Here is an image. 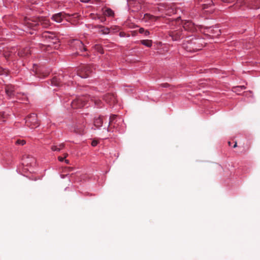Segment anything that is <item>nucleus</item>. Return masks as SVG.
I'll return each mask as SVG.
<instances>
[{
	"instance_id": "f257e3e1",
	"label": "nucleus",
	"mask_w": 260,
	"mask_h": 260,
	"mask_svg": "<svg viewBox=\"0 0 260 260\" xmlns=\"http://www.w3.org/2000/svg\"><path fill=\"white\" fill-rule=\"evenodd\" d=\"M201 39H198L190 36L187 37L184 41L183 47L188 52H194L202 49L203 44Z\"/></svg>"
},
{
	"instance_id": "f03ea898",
	"label": "nucleus",
	"mask_w": 260,
	"mask_h": 260,
	"mask_svg": "<svg viewBox=\"0 0 260 260\" xmlns=\"http://www.w3.org/2000/svg\"><path fill=\"white\" fill-rule=\"evenodd\" d=\"M24 24L27 28L35 29V27L40 24L44 28H47L50 26V22L49 20L46 17H38L32 20L28 19L25 17L24 19Z\"/></svg>"
},
{
	"instance_id": "7ed1b4c3",
	"label": "nucleus",
	"mask_w": 260,
	"mask_h": 260,
	"mask_svg": "<svg viewBox=\"0 0 260 260\" xmlns=\"http://www.w3.org/2000/svg\"><path fill=\"white\" fill-rule=\"evenodd\" d=\"M89 95L82 96L73 101L71 106L73 109L80 108L85 106L89 102Z\"/></svg>"
},
{
	"instance_id": "20e7f679",
	"label": "nucleus",
	"mask_w": 260,
	"mask_h": 260,
	"mask_svg": "<svg viewBox=\"0 0 260 260\" xmlns=\"http://www.w3.org/2000/svg\"><path fill=\"white\" fill-rule=\"evenodd\" d=\"M122 122H123V120L121 118L118 117L117 115H112L110 117L107 131H110L111 128H117Z\"/></svg>"
},
{
	"instance_id": "39448f33",
	"label": "nucleus",
	"mask_w": 260,
	"mask_h": 260,
	"mask_svg": "<svg viewBox=\"0 0 260 260\" xmlns=\"http://www.w3.org/2000/svg\"><path fill=\"white\" fill-rule=\"evenodd\" d=\"M93 66L92 65H84L81 66L78 71V75L83 78H87L89 74L92 72V68Z\"/></svg>"
},
{
	"instance_id": "423d86ee",
	"label": "nucleus",
	"mask_w": 260,
	"mask_h": 260,
	"mask_svg": "<svg viewBox=\"0 0 260 260\" xmlns=\"http://www.w3.org/2000/svg\"><path fill=\"white\" fill-rule=\"evenodd\" d=\"M25 123L27 126L31 128L37 127L39 125L37 115L35 113H32L27 116Z\"/></svg>"
},
{
	"instance_id": "0eeeda50",
	"label": "nucleus",
	"mask_w": 260,
	"mask_h": 260,
	"mask_svg": "<svg viewBox=\"0 0 260 260\" xmlns=\"http://www.w3.org/2000/svg\"><path fill=\"white\" fill-rule=\"evenodd\" d=\"M169 35L173 41H179L184 38L185 35L183 30L180 28L177 30H171L169 32Z\"/></svg>"
},
{
	"instance_id": "6e6552de",
	"label": "nucleus",
	"mask_w": 260,
	"mask_h": 260,
	"mask_svg": "<svg viewBox=\"0 0 260 260\" xmlns=\"http://www.w3.org/2000/svg\"><path fill=\"white\" fill-rule=\"evenodd\" d=\"M127 4L129 9L134 12H138L141 10L144 5L136 0H127Z\"/></svg>"
},
{
	"instance_id": "1a4fd4ad",
	"label": "nucleus",
	"mask_w": 260,
	"mask_h": 260,
	"mask_svg": "<svg viewBox=\"0 0 260 260\" xmlns=\"http://www.w3.org/2000/svg\"><path fill=\"white\" fill-rule=\"evenodd\" d=\"M84 128V122L80 121L73 126L72 131L76 134L84 135L85 133Z\"/></svg>"
},
{
	"instance_id": "9d476101",
	"label": "nucleus",
	"mask_w": 260,
	"mask_h": 260,
	"mask_svg": "<svg viewBox=\"0 0 260 260\" xmlns=\"http://www.w3.org/2000/svg\"><path fill=\"white\" fill-rule=\"evenodd\" d=\"M182 25L184 30L190 32H194L197 30V26L191 21L184 20L182 21Z\"/></svg>"
},
{
	"instance_id": "9b49d317",
	"label": "nucleus",
	"mask_w": 260,
	"mask_h": 260,
	"mask_svg": "<svg viewBox=\"0 0 260 260\" xmlns=\"http://www.w3.org/2000/svg\"><path fill=\"white\" fill-rule=\"evenodd\" d=\"M71 44L72 47L75 48V49H76L77 51L79 50L80 52H82L83 51H86V48L83 44L82 42L79 40H73Z\"/></svg>"
},
{
	"instance_id": "f8f14e48",
	"label": "nucleus",
	"mask_w": 260,
	"mask_h": 260,
	"mask_svg": "<svg viewBox=\"0 0 260 260\" xmlns=\"http://www.w3.org/2000/svg\"><path fill=\"white\" fill-rule=\"evenodd\" d=\"M194 3L201 5L203 9L208 8L213 4L212 0H194Z\"/></svg>"
},
{
	"instance_id": "ddd939ff",
	"label": "nucleus",
	"mask_w": 260,
	"mask_h": 260,
	"mask_svg": "<svg viewBox=\"0 0 260 260\" xmlns=\"http://www.w3.org/2000/svg\"><path fill=\"white\" fill-rule=\"evenodd\" d=\"M245 3L250 9H257L260 8V0H248Z\"/></svg>"
},
{
	"instance_id": "4468645a",
	"label": "nucleus",
	"mask_w": 260,
	"mask_h": 260,
	"mask_svg": "<svg viewBox=\"0 0 260 260\" xmlns=\"http://www.w3.org/2000/svg\"><path fill=\"white\" fill-rule=\"evenodd\" d=\"M68 16V14L64 12H60L53 15L52 17V19L56 22L59 23L61 22L63 19L66 18Z\"/></svg>"
},
{
	"instance_id": "2eb2a0df",
	"label": "nucleus",
	"mask_w": 260,
	"mask_h": 260,
	"mask_svg": "<svg viewBox=\"0 0 260 260\" xmlns=\"http://www.w3.org/2000/svg\"><path fill=\"white\" fill-rule=\"evenodd\" d=\"M104 100L106 102L110 104H114L116 103V96L113 93H107L104 96Z\"/></svg>"
},
{
	"instance_id": "dca6fc26",
	"label": "nucleus",
	"mask_w": 260,
	"mask_h": 260,
	"mask_svg": "<svg viewBox=\"0 0 260 260\" xmlns=\"http://www.w3.org/2000/svg\"><path fill=\"white\" fill-rule=\"evenodd\" d=\"M159 18V17L154 16L149 14L146 13L144 15L142 18V21L146 23H152L156 21Z\"/></svg>"
},
{
	"instance_id": "f3484780",
	"label": "nucleus",
	"mask_w": 260,
	"mask_h": 260,
	"mask_svg": "<svg viewBox=\"0 0 260 260\" xmlns=\"http://www.w3.org/2000/svg\"><path fill=\"white\" fill-rule=\"evenodd\" d=\"M33 71L39 78L45 77L49 74V72L44 73L43 69L38 68L36 66H34Z\"/></svg>"
},
{
	"instance_id": "a211bd4d",
	"label": "nucleus",
	"mask_w": 260,
	"mask_h": 260,
	"mask_svg": "<svg viewBox=\"0 0 260 260\" xmlns=\"http://www.w3.org/2000/svg\"><path fill=\"white\" fill-rule=\"evenodd\" d=\"M5 91L7 95L10 98L12 97L15 95V90L14 86L12 85H7L5 87Z\"/></svg>"
},
{
	"instance_id": "6ab92c4d",
	"label": "nucleus",
	"mask_w": 260,
	"mask_h": 260,
	"mask_svg": "<svg viewBox=\"0 0 260 260\" xmlns=\"http://www.w3.org/2000/svg\"><path fill=\"white\" fill-rule=\"evenodd\" d=\"M43 37L49 40H55V41H58V38L56 37L54 34L50 31H45L43 33Z\"/></svg>"
},
{
	"instance_id": "aec40b11",
	"label": "nucleus",
	"mask_w": 260,
	"mask_h": 260,
	"mask_svg": "<svg viewBox=\"0 0 260 260\" xmlns=\"http://www.w3.org/2000/svg\"><path fill=\"white\" fill-rule=\"evenodd\" d=\"M30 54V49L28 47L19 49L17 52V55L20 57H24Z\"/></svg>"
},
{
	"instance_id": "412c9836",
	"label": "nucleus",
	"mask_w": 260,
	"mask_h": 260,
	"mask_svg": "<svg viewBox=\"0 0 260 260\" xmlns=\"http://www.w3.org/2000/svg\"><path fill=\"white\" fill-rule=\"evenodd\" d=\"M103 123V116H100L99 117L94 119L93 124L95 127L99 128L102 126Z\"/></svg>"
},
{
	"instance_id": "4be33fe9",
	"label": "nucleus",
	"mask_w": 260,
	"mask_h": 260,
	"mask_svg": "<svg viewBox=\"0 0 260 260\" xmlns=\"http://www.w3.org/2000/svg\"><path fill=\"white\" fill-rule=\"evenodd\" d=\"M95 27L99 28L100 29V31L103 34L106 35L109 33V28L108 27H105L101 25H96Z\"/></svg>"
},
{
	"instance_id": "5701e85b",
	"label": "nucleus",
	"mask_w": 260,
	"mask_h": 260,
	"mask_svg": "<svg viewBox=\"0 0 260 260\" xmlns=\"http://www.w3.org/2000/svg\"><path fill=\"white\" fill-rule=\"evenodd\" d=\"M64 147V144L61 143L58 146H52L51 149L52 151H59L61 149H62Z\"/></svg>"
},
{
	"instance_id": "b1692460",
	"label": "nucleus",
	"mask_w": 260,
	"mask_h": 260,
	"mask_svg": "<svg viewBox=\"0 0 260 260\" xmlns=\"http://www.w3.org/2000/svg\"><path fill=\"white\" fill-rule=\"evenodd\" d=\"M142 44L150 47L152 46V41L150 40H143L141 41Z\"/></svg>"
},
{
	"instance_id": "393cba45",
	"label": "nucleus",
	"mask_w": 260,
	"mask_h": 260,
	"mask_svg": "<svg viewBox=\"0 0 260 260\" xmlns=\"http://www.w3.org/2000/svg\"><path fill=\"white\" fill-rule=\"evenodd\" d=\"M17 49L15 48H12L10 51H9V53L7 54L6 52L5 53V56L6 58L10 57L12 56L14 53L16 52L17 51Z\"/></svg>"
},
{
	"instance_id": "a878e982",
	"label": "nucleus",
	"mask_w": 260,
	"mask_h": 260,
	"mask_svg": "<svg viewBox=\"0 0 260 260\" xmlns=\"http://www.w3.org/2000/svg\"><path fill=\"white\" fill-rule=\"evenodd\" d=\"M51 84L53 85L56 86H60V83L59 81V79L56 77H54V78H52L51 80Z\"/></svg>"
},
{
	"instance_id": "bb28decb",
	"label": "nucleus",
	"mask_w": 260,
	"mask_h": 260,
	"mask_svg": "<svg viewBox=\"0 0 260 260\" xmlns=\"http://www.w3.org/2000/svg\"><path fill=\"white\" fill-rule=\"evenodd\" d=\"M245 88L246 87L244 86H238L233 87V90L235 92H237L238 94H239L238 92H240L241 90L245 89Z\"/></svg>"
},
{
	"instance_id": "cd10ccee",
	"label": "nucleus",
	"mask_w": 260,
	"mask_h": 260,
	"mask_svg": "<svg viewBox=\"0 0 260 260\" xmlns=\"http://www.w3.org/2000/svg\"><path fill=\"white\" fill-rule=\"evenodd\" d=\"M104 14L107 16L112 17L114 16V13L111 9H107L104 12Z\"/></svg>"
},
{
	"instance_id": "c85d7f7f",
	"label": "nucleus",
	"mask_w": 260,
	"mask_h": 260,
	"mask_svg": "<svg viewBox=\"0 0 260 260\" xmlns=\"http://www.w3.org/2000/svg\"><path fill=\"white\" fill-rule=\"evenodd\" d=\"M90 100L91 102H93L94 103L95 105H97L99 107H100V104H101V101L99 99H96L95 98L92 99V98L89 96V100Z\"/></svg>"
},
{
	"instance_id": "c756f323",
	"label": "nucleus",
	"mask_w": 260,
	"mask_h": 260,
	"mask_svg": "<svg viewBox=\"0 0 260 260\" xmlns=\"http://www.w3.org/2000/svg\"><path fill=\"white\" fill-rule=\"evenodd\" d=\"M94 49L97 50L98 52H99L100 53H103V49L102 47V46L100 45H95L94 46Z\"/></svg>"
},
{
	"instance_id": "7c9ffc66",
	"label": "nucleus",
	"mask_w": 260,
	"mask_h": 260,
	"mask_svg": "<svg viewBox=\"0 0 260 260\" xmlns=\"http://www.w3.org/2000/svg\"><path fill=\"white\" fill-rule=\"evenodd\" d=\"M25 143L26 142L25 140L20 139H18L15 142L16 144L22 146L24 145Z\"/></svg>"
},
{
	"instance_id": "2f4dec72",
	"label": "nucleus",
	"mask_w": 260,
	"mask_h": 260,
	"mask_svg": "<svg viewBox=\"0 0 260 260\" xmlns=\"http://www.w3.org/2000/svg\"><path fill=\"white\" fill-rule=\"evenodd\" d=\"M7 118V115L4 113L0 112V122H4L5 121V119Z\"/></svg>"
},
{
	"instance_id": "473e14b6",
	"label": "nucleus",
	"mask_w": 260,
	"mask_h": 260,
	"mask_svg": "<svg viewBox=\"0 0 260 260\" xmlns=\"http://www.w3.org/2000/svg\"><path fill=\"white\" fill-rule=\"evenodd\" d=\"M8 71L0 67V75L6 74L7 75Z\"/></svg>"
},
{
	"instance_id": "72a5a7b5",
	"label": "nucleus",
	"mask_w": 260,
	"mask_h": 260,
	"mask_svg": "<svg viewBox=\"0 0 260 260\" xmlns=\"http://www.w3.org/2000/svg\"><path fill=\"white\" fill-rule=\"evenodd\" d=\"M98 144V141L96 140H93L91 142V145L93 147L96 146Z\"/></svg>"
},
{
	"instance_id": "f704fd0d",
	"label": "nucleus",
	"mask_w": 260,
	"mask_h": 260,
	"mask_svg": "<svg viewBox=\"0 0 260 260\" xmlns=\"http://www.w3.org/2000/svg\"><path fill=\"white\" fill-rule=\"evenodd\" d=\"M160 86H161V87H169L170 85V84H169L168 83H166L161 84L160 85Z\"/></svg>"
},
{
	"instance_id": "c9c22d12",
	"label": "nucleus",
	"mask_w": 260,
	"mask_h": 260,
	"mask_svg": "<svg viewBox=\"0 0 260 260\" xmlns=\"http://www.w3.org/2000/svg\"><path fill=\"white\" fill-rule=\"evenodd\" d=\"M145 29L143 28H140L139 29V31L140 34H143L144 33V31H145Z\"/></svg>"
},
{
	"instance_id": "e433bc0d",
	"label": "nucleus",
	"mask_w": 260,
	"mask_h": 260,
	"mask_svg": "<svg viewBox=\"0 0 260 260\" xmlns=\"http://www.w3.org/2000/svg\"><path fill=\"white\" fill-rule=\"evenodd\" d=\"M27 2L31 4H36L37 3V0H27Z\"/></svg>"
},
{
	"instance_id": "4c0bfd02",
	"label": "nucleus",
	"mask_w": 260,
	"mask_h": 260,
	"mask_svg": "<svg viewBox=\"0 0 260 260\" xmlns=\"http://www.w3.org/2000/svg\"><path fill=\"white\" fill-rule=\"evenodd\" d=\"M221 1L225 3H231L234 1V0H221Z\"/></svg>"
},
{
	"instance_id": "58836bf2",
	"label": "nucleus",
	"mask_w": 260,
	"mask_h": 260,
	"mask_svg": "<svg viewBox=\"0 0 260 260\" xmlns=\"http://www.w3.org/2000/svg\"><path fill=\"white\" fill-rule=\"evenodd\" d=\"M58 159L60 161H63L64 160V158L62 157L61 156H58Z\"/></svg>"
},
{
	"instance_id": "ea45409f",
	"label": "nucleus",
	"mask_w": 260,
	"mask_h": 260,
	"mask_svg": "<svg viewBox=\"0 0 260 260\" xmlns=\"http://www.w3.org/2000/svg\"><path fill=\"white\" fill-rule=\"evenodd\" d=\"M144 34L145 36H148L149 35V31L147 30H145Z\"/></svg>"
},
{
	"instance_id": "a19ab883",
	"label": "nucleus",
	"mask_w": 260,
	"mask_h": 260,
	"mask_svg": "<svg viewBox=\"0 0 260 260\" xmlns=\"http://www.w3.org/2000/svg\"><path fill=\"white\" fill-rule=\"evenodd\" d=\"M80 1L81 2L87 3H88L90 1V0H80Z\"/></svg>"
},
{
	"instance_id": "79ce46f5",
	"label": "nucleus",
	"mask_w": 260,
	"mask_h": 260,
	"mask_svg": "<svg viewBox=\"0 0 260 260\" xmlns=\"http://www.w3.org/2000/svg\"><path fill=\"white\" fill-rule=\"evenodd\" d=\"M51 42V43H53V44H56L57 42H58V41H55V40H50Z\"/></svg>"
},
{
	"instance_id": "37998d69",
	"label": "nucleus",
	"mask_w": 260,
	"mask_h": 260,
	"mask_svg": "<svg viewBox=\"0 0 260 260\" xmlns=\"http://www.w3.org/2000/svg\"><path fill=\"white\" fill-rule=\"evenodd\" d=\"M64 161L67 164H70V161L68 159H65Z\"/></svg>"
},
{
	"instance_id": "c03bdc74",
	"label": "nucleus",
	"mask_w": 260,
	"mask_h": 260,
	"mask_svg": "<svg viewBox=\"0 0 260 260\" xmlns=\"http://www.w3.org/2000/svg\"><path fill=\"white\" fill-rule=\"evenodd\" d=\"M68 156V153H64V158H66Z\"/></svg>"
},
{
	"instance_id": "a18cd8bd",
	"label": "nucleus",
	"mask_w": 260,
	"mask_h": 260,
	"mask_svg": "<svg viewBox=\"0 0 260 260\" xmlns=\"http://www.w3.org/2000/svg\"><path fill=\"white\" fill-rule=\"evenodd\" d=\"M237 146V142H235V144H234V145L233 147H234V148H236Z\"/></svg>"
},
{
	"instance_id": "49530a36",
	"label": "nucleus",
	"mask_w": 260,
	"mask_h": 260,
	"mask_svg": "<svg viewBox=\"0 0 260 260\" xmlns=\"http://www.w3.org/2000/svg\"><path fill=\"white\" fill-rule=\"evenodd\" d=\"M228 144H229V145H231V142H229Z\"/></svg>"
},
{
	"instance_id": "de8ad7c7",
	"label": "nucleus",
	"mask_w": 260,
	"mask_h": 260,
	"mask_svg": "<svg viewBox=\"0 0 260 260\" xmlns=\"http://www.w3.org/2000/svg\"><path fill=\"white\" fill-rule=\"evenodd\" d=\"M258 18L260 19V14L258 16Z\"/></svg>"
},
{
	"instance_id": "09e8293b",
	"label": "nucleus",
	"mask_w": 260,
	"mask_h": 260,
	"mask_svg": "<svg viewBox=\"0 0 260 260\" xmlns=\"http://www.w3.org/2000/svg\"><path fill=\"white\" fill-rule=\"evenodd\" d=\"M241 0H238V3H240L241 2Z\"/></svg>"
},
{
	"instance_id": "8fccbe9b",
	"label": "nucleus",
	"mask_w": 260,
	"mask_h": 260,
	"mask_svg": "<svg viewBox=\"0 0 260 260\" xmlns=\"http://www.w3.org/2000/svg\"><path fill=\"white\" fill-rule=\"evenodd\" d=\"M29 33H30V34H33V32H30Z\"/></svg>"
}]
</instances>
